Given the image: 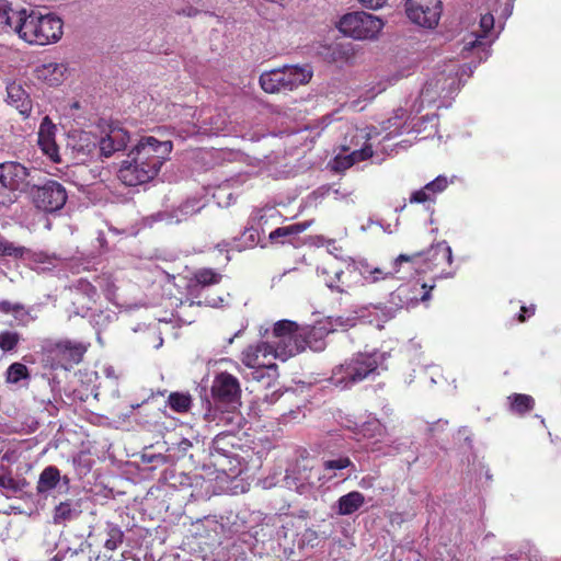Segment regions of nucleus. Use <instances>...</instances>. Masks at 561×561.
<instances>
[{"mask_svg":"<svg viewBox=\"0 0 561 561\" xmlns=\"http://www.w3.org/2000/svg\"><path fill=\"white\" fill-rule=\"evenodd\" d=\"M211 393L218 403L228 404L234 409L240 400L241 388L239 380L228 373H220L214 379Z\"/></svg>","mask_w":561,"mask_h":561,"instance_id":"f3484780","label":"nucleus"},{"mask_svg":"<svg viewBox=\"0 0 561 561\" xmlns=\"http://www.w3.org/2000/svg\"><path fill=\"white\" fill-rule=\"evenodd\" d=\"M80 514V504L77 501L67 500L55 507L53 522L57 525L66 524L79 517Z\"/></svg>","mask_w":561,"mask_h":561,"instance_id":"c756f323","label":"nucleus"},{"mask_svg":"<svg viewBox=\"0 0 561 561\" xmlns=\"http://www.w3.org/2000/svg\"><path fill=\"white\" fill-rule=\"evenodd\" d=\"M408 19L422 27L434 28L438 25L443 12L442 0H404Z\"/></svg>","mask_w":561,"mask_h":561,"instance_id":"2eb2a0df","label":"nucleus"},{"mask_svg":"<svg viewBox=\"0 0 561 561\" xmlns=\"http://www.w3.org/2000/svg\"><path fill=\"white\" fill-rule=\"evenodd\" d=\"M313 478L320 480V476L318 471H314L312 468L307 472V469L304 468L302 472H299V477H293L290 471H286L285 480L287 485H295L297 489L304 486L305 484L314 485L316 481Z\"/></svg>","mask_w":561,"mask_h":561,"instance_id":"473e14b6","label":"nucleus"},{"mask_svg":"<svg viewBox=\"0 0 561 561\" xmlns=\"http://www.w3.org/2000/svg\"><path fill=\"white\" fill-rule=\"evenodd\" d=\"M405 294H407V288L405 287H399L394 293H392L390 295L391 302L397 305V299L402 301L401 298H402V296H405Z\"/></svg>","mask_w":561,"mask_h":561,"instance_id":"13d9d810","label":"nucleus"},{"mask_svg":"<svg viewBox=\"0 0 561 561\" xmlns=\"http://www.w3.org/2000/svg\"><path fill=\"white\" fill-rule=\"evenodd\" d=\"M284 347L285 340L283 336L275 334L274 325L272 335L267 341L250 345L242 352V363L253 369L252 378L255 380H261L265 376L274 378L277 375V366L274 360L285 362L289 358L280 355Z\"/></svg>","mask_w":561,"mask_h":561,"instance_id":"0eeeda50","label":"nucleus"},{"mask_svg":"<svg viewBox=\"0 0 561 561\" xmlns=\"http://www.w3.org/2000/svg\"><path fill=\"white\" fill-rule=\"evenodd\" d=\"M402 263L409 264L411 270L417 274L433 271L443 263H453V251L446 241H440L432 245L424 252H416L411 255L400 254L394 260V265L400 266Z\"/></svg>","mask_w":561,"mask_h":561,"instance_id":"ddd939ff","label":"nucleus"},{"mask_svg":"<svg viewBox=\"0 0 561 561\" xmlns=\"http://www.w3.org/2000/svg\"><path fill=\"white\" fill-rule=\"evenodd\" d=\"M520 311H522V313L519 314V318H518V319H519V321H522V322H523V321H525V319H526V316H525V314H527V317H530V316H533V314L535 313V307H534V306H530V307H522V308H520Z\"/></svg>","mask_w":561,"mask_h":561,"instance_id":"bf43d9fd","label":"nucleus"},{"mask_svg":"<svg viewBox=\"0 0 561 561\" xmlns=\"http://www.w3.org/2000/svg\"><path fill=\"white\" fill-rule=\"evenodd\" d=\"M409 201L411 204H423L426 202H434L435 199L432 197L430 192L426 191V186L424 185L422 188L412 192Z\"/></svg>","mask_w":561,"mask_h":561,"instance_id":"8fccbe9b","label":"nucleus"},{"mask_svg":"<svg viewBox=\"0 0 561 561\" xmlns=\"http://www.w3.org/2000/svg\"><path fill=\"white\" fill-rule=\"evenodd\" d=\"M7 102L14 106L22 116H30L32 112V101L21 83L11 82L7 85Z\"/></svg>","mask_w":561,"mask_h":561,"instance_id":"4be33fe9","label":"nucleus"},{"mask_svg":"<svg viewBox=\"0 0 561 561\" xmlns=\"http://www.w3.org/2000/svg\"><path fill=\"white\" fill-rule=\"evenodd\" d=\"M407 111L398 108L393 112V116L381 123V127L377 128L379 133L385 131L383 140H389L393 137L402 135L405 130ZM378 134L377 136H379Z\"/></svg>","mask_w":561,"mask_h":561,"instance_id":"bb28decb","label":"nucleus"},{"mask_svg":"<svg viewBox=\"0 0 561 561\" xmlns=\"http://www.w3.org/2000/svg\"><path fill=\"white\" fill-rule=\"evenodd\" d=\"M179 446L182 451H186L192 446V444L188 439H182Z\"/></svg>","mask_w":561,"mask_h":561,"instance_id":"680f3d73","label":"nucleus"},{"mask_svg":"<svg viewBox=\"0 0 561 561\" xmlns=\"http://www.w3.org/2000/svg\"><path fill=\"white\" fill-rule=\"evenodd\" d=\"M409 201L411 204H423L426 202H434L435 199L432 197L430 192L426 191V186L424 185L422 188L412 192Z\"/></svg>","mask_w":561,"mask_h":561,"instance_id":"3c124183","label":"nucleus"},{"mask_svg":"<svg viewBox=\"0 0 561 561\" xmlns=\"http://www.w3.org/2000/svg\"><path fill=\"white\" fill-rule=\"evenodd\" d=\"M31 195L34 205L46 213L61 209L68 197L64 185L53 180L47 181L43 185L34 186Z\"/></svg>","mask_w":561,"mask_h":561,"instance_id":"dca6fc26","label":"nucleus"},{"mask_svg":"<svg viewBox=\"0 0 561 561\" xmlns=\"http://www.w3.org/2000/svg\"><path fill=\"white\" fill-rule=\"evenodd\" d=\"M459 434L465 435V439L468 440L469 443H471L470 437H469L470 431L468 427H461L459 430Z\"/></svg>","mask_w":561,"mask_h":561,"instance_id":"e2e57ef3","label":"nucleus"},{"mask_svg":"<svg viewBox=\"0 0 561 561\" xmlns=\"http://www.w3.org/2000/svg\"><path fill=\"white\" fill-rule=\"evenodd\" d=\"M205 421L210 425L226 426L230 424L239 425L240 416L230 410L222 411L218 407H209L204 414Z\"/></svg>","mask_w":561,"mask_h":561,"instance_id":"c85d7f7f","label":"nucleus"},{"mask_svg":"<svg viewBox=\"0 0 561 561\" xmlns=\"http://www.w3.org/2000/svg\"><path fill=\"white\" fill-rule=\"evenodd\" d=\"M106 540L104 542V548L114 551L116 550L123 542L124 533L119 526L113 523H106Z\"/></svg>","mask_w":561,"mask_h":561,"instance_id":"e433bc0d","label":"nucleus"},{"mask_svg":"<svg viewBox=\"0 0 561 561\" xmlns=\"http://www.w3.org/2000/svg\"><path fill=\"white\" fill-rule=\"evenodd\" d=\"M77 289L82 291L89 299H94L96 296V289L87 280L79 279Z\"/></svg>","mask_w":561,"mask_h":561,"instance_id":"864d4df0","label":"nucleus"},{"mask_svg":"<svg viewBox=\"0 0 561 561\" xmlns=\"http://www.w3.org/2000/svg\"><path fill=\"white\" fill-rule=\"evenodd\" d=\"M48 405L49 408H47V411L50 415H53L57 408L50 401H48Z\"/></svg>","mask_w":561,"mask_h":561,"instance_id":"69168bd1","label":"nucleus"},{"mask_svg":"<svg viewBox=\"0 0 561 561\" xmlns=\"http://www.w3.org/2000/svg\"><path fill=\"white\" fill-rule=\"evenodd\" d=\"M2 33H14L30 45L46 46L61 39L64 21L56 13L27 8L23 0H0Z\"/></svg>","mask_w":561,"mask_h":561,"instance_id":"f257e3e1","label":"nucleus"},{"mask_svg":"<svg viewBox=\"0 0 561 561\" xmlns=\"http://www.w3.org/2000/svg\"><path fill=\"white\" fill-rule=\"evenodd\" d=\"M112 371H113V369H112V368H106V369H105V373H106V375H107V376H111V375H112Z\"/></svg>","mask_w":561,"mask_h":561,"instance_id":"774afa93","label":"nucleus"},{"mask_svg":"<svg viewBox=\"0 0 561 561\" xmlns=\"http://www.w3.org/2000/svg\"><path fill=\"white\" fill-rule=\"evenodd\" d=\"M57 127L48 116H45L39 125L37 144L43 153L54 163L60 162L59 149L56 144Z\"/></svg>","mask_w":561,"mask_h":561,"instance_id":"aec40b11","label":"nucleus"},{"mask_svg":"<svg viewBox=\"0 0 561 561\" xmlns=\"http://www.w3.org/2000/svg\"><path fill=\"white\" fill-rule=\"evenodd\" d=\"M365 503V496L358 491H352L339 497L334 505L335 512L341 516L357 512Z\"/></svg>","mask_w":561,"mask_h":561,"instance_id":"cd10ccee","label":"nucleus"},{"mask_svg":"<svg viewBox=\"0 0 561 561\" xmlns=\"http://www.w3.org/2000/svg\"><path fill=\"white\" fill-rule=\"evenodd\" d=\"M383 26L385 23L380 18L364 11L346 13L336 22L339 32L356 41L376 38Z\"/></svg>","mask_w":561,"mask_h":561,"instance_id":"f8f14e48","label":"nucleus"},{"mask_svg":"<svg viewBox=\"0 0 561 561\" xmlns=\"http://www.w3.org/2000/svg\"><path fill=\"white\" fill-rule=\"evenodd\" d=\"M379 131L376 126L354 128L351 144L354 145L355 148L350 153L337 154L332 162V169L336 172H341L351 168L356 162L373 157V146L369 141L377 137Z\"/></svg>","mask_w":561,"mask_h":561,"instance_id":"4468645a","label":"nucleus"},{"mask_svg":"<svg viewBox=\"0 0 561 561\" xmlns=\"http://www.w3.org/2000/svg\"><path fill=\"white\" fill-rule=\"evenodd\" d=\"M206 206V202L203 197L194 196L185 199L181 203L172 213L168 216V221L181 222L186 220L188 217L197 214Z\"/></svg>","mask_w":561,"mask_h":561,"instance_id":"a878e982","label":"nucleus"},{"mask_svg":"<svg viewBox=\"0 0 561 561\" xmlns=\"http://www.w3.org/2000/svg\"><path fill=\"white\" fill-rule=\"evenodd\" d=\"M187 5L178 11V14L185 15L188 18L196 16L204 7L207 5L211 0H184Z\"/></svg>","mask_w":561,"mask_h":561,"instance_id":"a18cd8bd","label":"nucleus"},{"mask_svg":"<svg viewBox=\"0 0 561 561\" xmlns=\"http://www.w3.org/2000/svg\"><path fill=\"white\" fill-rule=\"evenodd\" d=\"M489 7L496 13L499 16L506 20L511 16L513 12V1L514 0H489Z\"/></svg>","mask_w":561,"mask_h":561,"instance_id":"c03bdc74","label":"nucleus"},{"mask_svg":"<svg viewBox=\"0 0 561 561\" xmlns=\"http://www.w3.org/2000/svg\"><path fill=\"white\" fill-rule=\"evenodd\" d=\"M472 71L471 65H460L451 59L438 66L423 84L412 106V112L417 114L424 107L431 106L436 102H439L438 107L447 106L448 100L461 87V77H470Z\"/></svg>","mask_w":561,"mask_h":561,"instance_id":"7ed1b4c3","label":"nucleus"},{"mask_svg":"<svg viewBox=\"0 0 561 561\" xmlns=\"http://www.w3.org/2000/svg\"><path fill=\"white\" fill-rule=\"evenodd\" d=\"M20 341L21 335L15 331L0 332V350H2L3 352H11L15 350Z\"/></svg>","mask_w":561,"mask_h":561,"instance_id":"79ce46f5","label":"nucleus"},{"mask_svg":"<svg viewBox=\"0 0 561 561\" xmlns=\"http://www.w3.org/2000/svg\"><path fill=\"white\" fill-rule=\"evenodd\" d=\"M90 344L69 339H45L41 343L42 362L50 369L69 370L82 362Z\"/></svg>","mask_w":561,"mask_h":561,"instance_id":"6e6552de","label":"nucleus"},{"mask_svg":"<svg viewBox=\"0 0 561 561\" xmlns=\"http://www.w3.org/2000/svg\"><path fill=\"white\" fill-rule=\"evenodd\" d=\"M449 183L450 182L445 175H438L433 181L425 184V186L426 191H428L432 197L435 199L437 194H440L448 187Z\"/></svg>","mask_w":561,"mask_h":561,"instance_id":"de8ad7c7","label":"nucleus"},{"mask_svg":"<svg viewBox=\"0 0 561 561\" xmlns=\"http://www.w3.org/2000/svg\"><path fill=\"white\" fill-rule=\"evenodd\" d=\"M260 240V229L249 224V227L242 233V243L238 240L233 241V249L243 251L248 248H253Z\"/></svg>","mask_w":561,"mask_h":561,"instance_id":"72a5a7b5","label":"nucleus"},{"mask_svg":"<svg viewBox=\"0 0 561 561\" xmlns=\"http://www.w3.org/2000/svg\"><path fill=\"white\" fill-rule=\"evenodd\" d=\"M68 148L71 149L75 159L84 162L96 151V140L90 133L80 131L69 137Z\"/></svg>","mask_w":561,"mask_h":561,"instance_id":"412c9836","label":"nucleus"},{"mask_svg":"<svg viewBox=\"0 0 561 561\" xmlns=\"http://www.w3.org/2000/svg\"><path fill=\"white\" fill-rule=\"evenodd\" d=\"M30 377L27 367L22 363H13L11 364L5 374L7 382L9 383H18L22 379H27Z\"/></svg>","mask_w":561,"mask_h":561,"instance_id":"ea45409f","label":"nucleus"},{"mask_svg":"<svg viewBox=\"0 0 561 561\" xmlns=\"http://www.w3.org/2000/svg\"><path fill=\"white\" fill-rule=\"evenodd\" d=\"M129 141V133L119 125H110L107 131L99 141L100 156L112 157L115 152L124 150Z\"/></svg>","mask_w":561,"mask_h":561,"instance_id":"6ab92c4d","label":"nucleus"},{"mask_svg":"<svg viewBox=\"0 0 561 561\" xmlns=\"http://www.w3.org/2000/svg\"><path fill=\"white\" fill-rule=\"evenodd\" d=\"M60 482L68 486L70 480L67 476L61 477L57 467L48 466L39 473L36 491L38 494L46 495L53 491Z\"/></svg>","mask_w":561,"mask_h":561,"instance_id":"5701e85b","label":"nucleus"},{"mask_svg":"<svg viewBox=\"0 0 561 561\" xmlns=\"http://www.w3.org/2000/svg\"><path fill=\"white\" fill-rule=\"evenodd\" d=\"M493 28L494 16L491 13H486L481 16L479 25L465 34L458 43L459 54L463 58L472 57L477 59L473 64L474 68L490 56V47L494 41L492 36Z\"/></svg>","mask_w":561,"mask_h":561,"instance_id":"9d476101","label":"nucleus"},{"mask_svg":"<svg viewBox=\"0 0 561 561\" xmlns=\"http://www.w3.org/2000/svg\"><path fill=\"white\" fill-rule=\"evenodd\" d=\"M0 486L12 492H16L20 489L16 480L8 474L0 476Z\"/></svg>","mask_w":561,"mask_h":561,"instance_id":"5fc2aeb1","label":"nucleus"},{"mask_svg":"<svg viewBox=\"0 0 561 561\" xmlns=\"http://www.w3.org/2000/svg\"><path fill=\"white\" fill-rule=\"evenodd\" d=\"M267 333H268V329H265L264 332H263L262 328L260 329V334L262 336H265Z\"/></svg>","mask_w":561,"mask_h":561,"instance_id":"338daca9","label":"nucleus"},{"mask_svg":"<svg viewBox=\"0 0 561 561\" xmlns=\"http://www.w3.org/2000/svg\"><path fill=\"white\" fill-rule=\"evenodd\" d=\"M362 433L369 438L381 436L385 433V426L377 419L369 420L362 425Z\"/></svg>","mask_w":561,"mask_h":561,"instance_id":"49530a36","label":"nucleus"},{"mask_svg":"<svg viewBox=\"0 0 561 561\" xmlns=\"http://www.w3.org/2000/svg\"><path fill=\"white\" fill-rule=\"evenodd\" d=\"M168 402L172 410L183 413L190 410L192 400L188 394L173 392L169 396Z\"/></svg>","mask_w":561,"mask_h":561,"instance_id":"a19ab883","label":"nucleus"},{"mask_svg":"<svg viewBox=\"0 0 561 561\" xmlns=\"http://www.w3.org/2000/svg\"><path fill=\"white\" fill-rule=\"evenodd\" d=\"M333 194L335 195V199L345 198L348 195V193H342L340 190H334Z\"/></svg>","mask_w":561,"mask_h":561,"instance_id":"0e129e2a","label":"nucleus"},{"mask_svg":"<svg viewBox=\"0 0 561 561\" xmlns=\"http://www.w3.org/2000/svg\"><path fill=\"white\" fill-rule=\"evenodd\" d=\"M359 3L367 8V9H371V10H376V9H379L381 7H383V4L387 2V0H358Z\"/></svg>","mask_w":561,"mask_h":561,"instance_id":"4d7b16f0","label":"nucleus"},{"mask_svg":"<svg viewBox=\"0 0 561 561\" xmlns=\"http://www.w3.org/2000/svg\"><path fill=\"white\" fill-rule=\"evenodd\" d=\"M322 467L325 471H332L333 477H336V471L345 469L350 471V474L357 471L355 463L345 455H337L336 457L325 459Z\"/></svg>","mask_w":561,"mask_h":561,"instance_id":"2f4dec72","label":"nucleus"},{"mask_svg":"<svg viewBox=\"0 0 561 561\" xmlns=\"http://www.w3.org/2000/svg\"><path fill=\"white\" fill-rule=\"evenodd\" d=\"M311 225V221L297 222L285 227L276 228L275 230L270 232V240L272 242L278 241V239H289L294 236H297L308 229ZM283 243L285 240L282 241Z\"/></svg>","mask_w":561,"mask_h":561,"instance_id":"7c9ffc66","label":"nucleus"},{"mask_svg":"<svg viewBox=\"0 0 561 561\" xmlns=\"http://www.w3.org/2000/svg\"><path fill=\"white\" fill-rule=\"evenodd\" d=\"M214 198L217 199L218 205L221 207H228L234 202L232 194L227 192L226 187H218L214 193Z\"/></svg>","mask_w":561,"mask_h":561,"instance_id":"603ef678","label":"nucleus"},{"mask_svg":"<svg viewBox=\"0 0 561 561\" xmlns=\"http://www.w3.org/2000/svg\"><path fill=\"white\" fill-rule=\"evenodd\" d=\"M32 171H35V169H30L18 161L2 162L0 163V183H4L16 191H22L30 184Z\"/></svg>","mask_w":561,"mask_h":561,"instance_id":"a211bd4d","label":"nucleus"},{"mask_svg":"<svg viewBox=\"0 0 561 561\" xmlns=\"http://www.w3.org/2000/svg\"><path fill=\"white\" fill-rule=\"evenodd\" d=\"M331 332L332 327L322 320L314 325L304 327L290 320H279L275 323V334L285 340V347L280 352L283 357H293L306 348L313 352L323 351L327 346L325 337Z\"/></svg>","mask_w":561,"mask_h":561,"instance_id":"39448f33","label":"nucleus"},{"mask_svg":"<svg viewBox=\"0 0 561 561\" xmlns=\"http://www.w3.org/2000/svg\"><path fill=\"white\" fill-rule=\"evenodd\" d=\"M67 72V66L62 62H48L36 67L35 77L49 84L58 85L65 78Z\"/></svg>","mask_w":561,"mask_h":561,"instance_id":"393cba45","label":"nucleus"},{"mask_svg":"<svg viewBox=\"0 0 561 561\" xmlns=\"http://www.w3.org/2000/svg\"><path fill=\"white\" fill-rule=\"evenodd\" d=\"M511 410L518 414H524L533 410L535 401L531 396L528 394H512L508 397Z\"/></svg>","mask_w":561,"mask_h":561,"instance_id":"f704fd0d","label":"nucleus"},{"mask_svg":"<svg viewBox=\"0 0 561 561\" xmlns=\"http://www.w3.org/2000/svg\"><path fill=\"white\" fill-rule=\"evenodd\" d=\"M386 359L387 353L378 350L357 352L333 369L331 381L341 389L350 388L375 375Z\"/></svg>","mask_w":561,"mask_h":561,"instance_id":"423d86ee","label":"nucleus"},{"mask_svg":"<svg viewBox=\"0 0 561 561\" xmlns=\"http://www.w3.org/2000/svg\"><path fill=\"white\" fill-rule=\"evenodd\" d=\"M277 215L278 211L274 207L255 209L250 216L249 224L264 232V226L267 224L268 219L274 218Z\"/></svg>","mask_w":561,"mask_h":561,"instance_id":"c9c22d12","label":"nucleus"},{"mask_svg":"<svg viewBox=\"0 0 561 561\" xmlns=\"http://www.w3.org/2000/svg\"><path fill=\"white\" fill-rule=\"evenodd\" d=\"M173 149L171 140L144 136L121 163L118 179L127 186L142 185L153 180L169 159Z\"/></svg>","mask_w":561,"mask_h":561,"instance_id":"f03ea898","label":"nucleus"},{"mask_svg":"<svg viewBox=\"0 0 561 561\" xmlns=\"http://www.w3.org/2000/svg\"><path fill=\"white\" fill-rule=\"evenodd\" d=\"M18 198L16 190L7 186L4 183H0V205L10 206Z\"/></svg>","mask_w":561,"mask_h":561,"instance_id":"09e8293b","label":"nucleus"},{"mask_svg":"<svg viewBox=\"0 0 561 561\" xmlns=\"http://www.w3.org/2000/svg\"><path fill=\"white\" fill-rule=\"evenodd\" d=\"M30 253V249L15 245L13 242L0 238V256L23 257Z\"/></svg>","mask_w":561,"mask_h":561,"instance_id":"58836bf2","label":"nucleus"},{"mask_svg":"<svg viewBox=\"0 0 561 561\" xmlns=\"http://www.w3.org/2000/svg\"><path fill=\"white\" fill-rule=\"evenodd\" d=\"M356 320H357V317H355V316H347V317L337 316V317H328L327 319H324L322 321L325 322L328 325L332 327V332H334L339 328L347 329V328L354 327L356 324Z\"/></svg>","mask_w":561,"mask_h":561,"instance_id":"37998d69","label":"nucleus"},{"mask_svg":"<svg viewBox=\"0 0 561 561\" xmlns=\"http://www.w3.org/2000/svg\"><path fill=\"white\" fill-rule=\"evenodd\" d=\"M221 274L213 268H201L194 274L197 286L207 287L216 285L221 280Z\"/></svg>","mask_w":561,"mask_h":561,"instance_id":"4c0bfd02","label":"nucleus"},{"mask_svg":"<svg viewBox=\"0 0 561 561\" xmlns=\"http://www.w3.org/2000/svg\"><path fill=\"white\" fill-rule=\"evenodd\" d=\"M312 77L309 66L289 65L265 71L260 76V85L267 93L293 91L306 84Z\"/></svg>","mask_w":561,"mask_h":561,"instance_id":"9b49d317","label":"nucleus"},{"mask_svg":"<svg viewBox=\"0 0 561 561\" xmlns=\"http://www.w3.org/2000/svg\"><path fill=\"white\" fill-rule=\"evenodd\" d=\"M299 414H300V411H290L288 414H283L282 415V421L284 423H287L290 420L297 419Z\"/></svg>","mask_w":561,"mask_h":561,"instance_id":"052dcab7","label":"nucleus"},{"mask_svg":"<svg viewBox=\"0 0 561 561\" xmlns=\"http://www.w3.org/2000/svg\"><path fill=\"white\" fill-rule=\"evenodd\" d=\"M0 313L11 314L18 325L26 327L36 320V316L32 314V308L21 302H13L7 299L0 300Z\"/></svg>","mask_w":561,"mask_h":561,"instance_id":"b1692460","label":"nucleus"},{"mask_svg":"<svg viewBox=\"0 0 561 561\" xmlns=\"http://www.w3.org/2000/svg\"><path fill=\"white\" fill-rule=\"evenodd\" d=\"M345 271L333 266H318L317 273L322 276L325 285L332 290L341 294L357 285L375 284L392 277L399 272V266L393 264V271L386 272L378 266L371 265L367 260L347 257L344 260Z\"/></svg>","mask_w":561,"mask_h":561,"instance_id":"20e7f679","label":"nucleus"},{"mask_svg":"<svg viewBox=\"0 0 561 561\" xmlns=\"http://www.w3.org/2000/svg\"><path fill=\"white\" fill-rule=\"evenodd\" d=\"M23 257H27L33 260L36 263H49V255L44 252H33L30 250L28 254H25Z\"/></svg>","mask_w":561,"mask_h":561,"instance_id":"6e6d98bb","label":"nucleus"},{"mask_svg":"<svg viewBox=\"0 0 561 561\" xmlns=\"http://www.w3.org/2000/svg\"><path fill=\"white\" fill-rule=\"evenodd\" d=\"M241 449V439L236 433L232 431L218 433L210 447L213 465L228 477L238 476L242 470Z\"/></svg>","mask_w":561,"mask_h":561,"instance_id":"1a4fd4ad","label":"nucleus"}]
</instances>
